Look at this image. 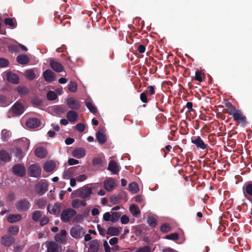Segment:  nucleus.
<instances>
[{
	"mask_svg": "<svg viewBox=\"0 0 252 252\" xmlns=\"http://www.w3.org/2000/svg\"><path fill=\"white\" fill-rule=\"evenodd\" d=\"M228 113L230 115L232 116L235 121L240 124L241 126H245L247 124L245 116L243 114L240 110L237 109L234 106L232 105L231 108L228 110Z\"/></svg>",
	"mask_w": 252,
	"mask_h": 252,
	"instance_id": "1",
	"label": "nucleus"
},
{
	"mask_svg": "<svg viewBox=\"0 0 252 252\" xmlns=\"http://www.w3.org/2000/svg\"><path fill=\"white\" fill-rule=\"evenodd\" d=\"M77 214V212L73 209L68 208L63 211L61 214V219L63 222H69L72 218Z\"/></svg>",
	"mask_w": 252,
	"mask_h": 252,
	"instance_id": "2",
	"label": "nucleus"
},
{
	"mask_svg": "<svg viewBox=\"0 0 252 252\" xmlns=\"http://www.w3.org/2000/svg\"><path fill=\"white\" fill-rule=\"evenodd\" d=\"M85 229L80 225H75L70 229L71 236L75 239L82 237L85 233Z\"/></svg>",
	"mask_w": 252,
	"mask_h": 252,
	"instance_id": "3",
	"label": "nucleus"
},
{
	"mask_svg": "<svg viewBox=\"0 0 252 252\" xmlns=\"http://www.w3.org/2000/svg\"><path fill=\"white\" fill-rule=\"evenodd\" d=\"M15 207L19 212H26L29 210L31 204L27 199H22L15 203Z\"/></svg>",
	"mask_w": 252,
	"mask_h": 252,
	"instance_id": "4",
	"label": "nucleus"
},
{
	"mask_svg": "<svg viewBox=\"0 0 252 252\" xmlns=\"http://www.w3.org/2000/svg\"><path fill=\"white\" fill-rule=\"evenodd\" d=\"M48 184L45 180H41L35 186V190L37 194L41 196L48 190Z\"/></svg>",
	"mask_w": 252,
	"mask_h": 252,
	"instance_id": "5",
	"label": "nucleus"
},
{
	"mask_svg": "<svg viewBox=\"0 0 252 252\" xmlns=\"http://www.w3.org/2000/svg\"><path fill=\"white\" fill-rule=\"evenodd\" d=\"M12 170L14 175L20 177H24L26 173L25 167L20 163L14 165L12 168Z\"/></svg>",
	"mask_w": 252,
	"mask_h": 252,
	"instance_id": "6",
	"label": "nucleus"
},
{
	"mask_svg": "<svg viewBox=\"0 0 252 252\" xmlns=\"http://www.w3.org/2000/svg\"><path fill=\"white\" fill-rule=\"evenodd\" d=\"M28 171L29 174L31 177L37 178L40 177L41 169L37 164H34L30 165Z\"/></svg>",
	"mask_w": 252,
	"mask_h": 252,
	"instance_id": "7",
	"label": "nucleus"
},
{
	"mask_svg": "<svg viewBox=\"0 0 252 252\" xmlns=\"http://www.w3.org/2000/svg\"><path fill=\"white\" fill-rule=\"evenodd\" d=\"M47 252H62V247L55 242L46 243Z\"/></svg>",
	"mask_w": 252,
	"mask_h": 252,
	"instance_id": "8",
	"label": "nucleus"
},
{
	"mask_svg": "<svg viewBox=\"0 0 252 252\" xmlns=\"http://www.w3.org/2000/svg\"><path fill=\"white\" fill-rule=\"evenodd\" d=\"M77 194L78 197L82 198H89L92 194L91 188L89 187L84 186L77 190Z\"/></svg>",
	"mask_w": 252,
	"mask_h": 252,
	"instance_id": "9",
	"label": "nucleus"
},
{
	"mask_svg": "<svg viewBox=\"0 0 252 252\" xmlns=\"http://www.w3.org/2000/svg\"><path fill=\"white\" fill-rule=\"evenodd\" d=\"M66 103L68 107L73 110H78L81 107L80 101L72 97L67 99Z\"/></svg>",
	"mask_w": 252,
	"mask_h": 252,
	"instance_id": "10",
	"label": "nucleus"
},
{
	"mask_svg": "<svg viewBox=\"0 0 252 252\" xmlns=\"http://www.w3.org/2000/svg\"><path fill=\"white\" fill-rule=\"evenodd\" d=\"M243 192L245 197L252 203V183H247L243 187Z\"/></svg>",
	"mask_w": 252,
	"mask_h": 252,
	"instance_id": "11",
	"label": "nucleus"
},
{
	"mask_svg": "<svg viewBox=\"0 0 252 252\" xmlns=\"http://www.w3.org/2000/svg\"><path fill=\"white\" fill-rule=\"evenodd\" d=\"M10 111L12 112L15 116H20L23 113L24 108L20 103L17 102L12 106Z\"/></svg>",
	"mask_w": 252,
	"mask_h": 252,
	"instance_id": "12",
	"label": "nucleus"
},
{
	"mask_svg": "<svg viewBox=\"0 0 252 252\" xmlns=\"http://www.w3.org/2000/svg\"><path fill=\"white\" fill-rule=\"evenodd\" d=\"M191 142L195 144L198 148L204 150L207 148V145L205 144L199 136L192 137Z\"/></svg>",
	"mask_w": 252,
	"mask_h": 252,
	"instance_id": "13",
	"label": "nucleus"
},
{
	"mask_svg": "<svg viewBox=\"0 0 252 252\" xmlns=\"http://www.w3.org/2000/svg\"><path fill=\"white\" fill-rule=\"evenodd\" d=\"M100 247V243L98 240H93L89 243L88 252H98Z\"/></svg>",
	"mask_w": 252,
	"mask_h": 252,
	"instance_id": "14",
	"label": "nucleus"
},
{
	"mask_svg": "<svg viewBox=\"0 0 252 252\" xmlns=\"http://www.w3.org/2000/svg\"><path fill=\"white\" fill-rule=\"evenodd\" d=\"M50 66L52 69L57 72H61L64 71L63 65L54 59H52L50 61Z\"/></svg>",
	"mask_w": 252,
	"mask_h": 252,
	"instance_id": "15",
	"label": "nucleus"
},
{
	"mask_svg": "<svg viewBox=\"0 0 252 252\" xmlns=\"http://www.w3.org/2000/svg\"><path fill=\"white\" fill-rule=\"evenodd\" d=\"M14 242V238L9 235H5L3 236L1 239V243L2 245L5 247H9L11 246Z\"/></svg>",
	"mask_w": 252,
	"mask_h": 252,
	"instance_id": "16",
	"label": "nucleus"
},
{
	"mask_svg": "<svg viewBox=\"0 0 252 252\" xmlns=\"http://www.w3.org/2000/svg\"><path fill=\"white\" fill-rule=\"evenodd\" d=\"M66 232L65 230H62L59 233L55 236V240L56 242L61 244H65L66 242Z\"/></svg>",
	"mask_w": 252,
	"mask_h": 252,
	"instance_id": "17",
	"label": "nucleus"
},
{
	"mask_svg": "<svg viewBox=\"0 0 252 252\" xmlns=\"http://www.w3.org/2000/svg\"><path fill=\"white\" fill-rule=\"evenodd\" d=\"M116 184L113 178L106 179L104 182V188L108 191L112 190L116 187Z\"/></svg>",
	"mask_w": 252,
	"mask_h": 252,
	"instance_id": "18",
	"label": "nucleus"
},
{
	"mask_svg": "<svg viewBox=\"0 0 252 252\" xmlns=\"http://www.w3.org/2000/svg\"><path fill=\"white\" fill-rule=\"evenodd\" d=\"M6 80L14 84H17L19 83V78L18 76L11 72H7L6 74Z\"/></svg>",
	"mask_w": 252,
	"mask_h": 252,
	"instance_id": "19",
	"label": "nucleus"
},
{
	"mask_svg": "<svg viewBox=\"0 0 252 252\" xmlns=\"http://www.w3.org/2000/svg\"><path fill=\"white\" fill-rule=\"evenodd\" d=\"M43 76L44 79L49 82H52L55 79V73L50 69H46L44 71Z\"/></svg>",
	"mask_w": 252,
	"mask_h": 252,
	"instance_id": "20",
	"label": "nucleus"
},
{
	"mask_svg": "<svg viewBox=\"0 0 252 252\" xmlns=\"http://www.w3.org/2000/svg\"><path fill=\"white\" fill-rule=\"evenodd\" d=\"M66 118L70 123H74L76 122L78 118V115L76 111L71 110L67 113Z\"/></svg>",
	"mask_w": 252,
	"mask_h": 252,
	"instance_id": "21",
	"label": "nucleus"
},
{
	"mask_svg": "<svg viewBox=\"0 0 252 252\" xmlns=\"http://www.w3.org/2000/svg\"><path fill=\"white\" fill-rule=\"evenodd\" d=\"M107 169L113 173L116 174L120 170V167L116 161L111 160L109 163Z\"/></svg>",
	"mask_w": 252,
	"mask_h": 252,
	"instance_id": "22",
	"label": "nucleus"
},
{
	"mask_svg": "<svg viewBox=\"0 0 252 252\" xmlns=\"http://www.w3.org/2000/svg\"><path fill=\"white\" fill-rule=\"evenodd\" d=\"M40 125L39 120L37 118H30L26 122V125L30 128H36Z\"/></svg>",
	"mask_w": 252,
	"mask_h": 252,
	"instance_id": "23",
	"label": "nucleus"
},
{
	"mask_svg": "<svg viewBox=\"0 0 252 252\" xmlns=\"http://www.w3.org/2000/svg\"><path fill=\"white\" fill-rule=\"evenodd\" d=\"M61 204L56 203L53 206L51 210H50V205L47 206V210L50 214H52L54 215L58 216L61 212Z\"/></svg>",
	"mask_w": 252,
	"mask_h": 252,
	"instance_id": "24",
	"label": "nucleus"
},
{
	"mask_svg": "<svg viewBox=\"0 0 252 252\" xmlns=\"http://www.w3.org/2000/svg\"><path fill=\"white\" fill-rule=\"evenodd\" d=\"M86 151L83 148H78L74 150L72 152V156L77 158H80L85 156Z\"/></svg>",
	"mask_w": 252,
	"mask_h": 252,
	"instance_id": "25",
	"label": "nucleus"
},
{
	"mask_svg": "<svg viewBox=\"0 0 252 252\" xmlns=\"http://www.w3.org/2000/svg\"><path fill=\"white\" fill-rule=\"evenodd\" d=\"M35 155L36 157L43 158L47 155L46 150L41 147H38L35 150Z\"/></svg>",
	"mask_w": 252,
	"mask_h": 252,
	"instance_id": "26",
	"label": "nucleus"
},
{
	"mask_svg": "<svg viewBox=\"0 0 252 252\" xmlns=\"http://www.w3.org/2000/svg\"><path fill=\"white\" fill-rule=\"evenodd\" d=\"M17 62L21 64H26L30 62V59L27 55L23 54L19 55L16 58Z\"/></svg>",
	"mask_w": 252,
	"mask_h": 252,
	"instance_id": "27",
	"label": "nucleus"
},
{
	"mask_svg": "<svg viewBox=\"0 0 252 252\" xmlns=\"http://www.w3.org/2000/svg\"><path fill=\"white\" fill-rule=\"evenodd\" d=\"M55 168V164L52 161L46 162L43 166L44 170L48 172H52Z\"/></svg>",
	"mask_w": 252,
	"mask_h": 252,
	"instance_id": "28",
	"label": "nucleus"
},
{
	"mask_svg": "<svg viewBox=\"0 0 252 252\" xmlns=\"http://www.w3.org/2000/svg\"><path fill=\"white\" fill-rule=\"evenodd\" d=\"M129 211L134 217H137L140 214V210L138 206L136 204H132L129 206Z\"/></svg>",
	"mask_w": 252,
	"mask_h": 252,
	"instance_id": "29",
	"label": "nucleus"
},
{
	"mask_svg": "<svg viewBox=\"0 0 252 252\" xmlns=\"http://www.w3.org/2000/svg\"><path fill=\"white\" fill-rule=\"evenodd\" d=\"M0 159L4 162H8L11 160V157L6 151L5 150H0Z\"/></svg>",
	"mask_w": 252,
	"mask_h": 252,
	"instance_id": "30",
	"label": "nucleus"
},
{
	"mask_svg": "<svg viewBox=\"0 0 252 252\" xmlns=\"http://www.w3.org/2000/svg\"><path fill=\"white\" fill-rule=\"evenodd\" d=\"M22 219V216L20 214H13L9 215L7 218V221L10 223H14L19 221Z\"/></svg>",
	"mask_w": 252,
	"mask_h": 252,
	"instance_id": "31",
	"label": "nucleus"
},
{
	"mask_svg": "<svg viewBox=\"0 0 252 252\" xmlns=\"http://www.w3.org/2000/svg\"><path fill=\"white\" fill-rule=\"evenodd\" d=\"M86 205V202L84 200L76 199L72 201V206L74 208L77 209L81 206H85Z\"/></svg>",
	"mask_w": 252,
	"mask_h": 252,
	"instance_id": "32",
	"label": "nucleus"
},
{
	"mask_svg": "<svg viewBox=\"0 0 252 252\" xmlns=\"http://www.w3.org/2000/svg\"><path fill=\"white\" fill-rule=\"evenodd\" d=\"M96 138L100 144H103L106 141L105 135L99 130L96 134Z\"/></svg>",
	"mask_w": 252,
	"mask_h": 252,
	"instance_id": "33",
	"label": "nucleus"
},
{
	"mask_svg": "<svg viewBox=\"0 0 252 252\" xmlns=\"http://www.w3.org/2000/svg\"><path fill=\"white\" fill-rule=\"evenodd\" d=\"M106 234L111 236H118L119 234V230L117 227L110 226L108 227Z\"/></svg>",
	"mask_w": 252,
	"mask_h": 252,
	"instance_id": "34",
	"label": "nucleus"
},
{
	"mask_svg": "<svg viewBox=\"0 0 252 252\" xmlns=\"http://www.w3.org/2000/svg\"><path fill=\"white\" fill-rule=\"evenodd\" d=\"M73 170H74L73 167H71V168L68 169L67 170H65L63 172V178L65 179H70L73 175Z\"/></svg>",
	"mask_w": 252,
	"mask_h": 252,
	"instance_id": "35",
	"label": "nucleus"
},
{
	"mask_svg": "<svg viewBox=\"0 0 252 252\" xmlns=\"http://www.w3.org/2000/svg\"><path fill=\"white\" fill-rule=\"evenodd\" d=\"M128 189L129 190L133 193H136L139 190L138 184L134 182L129 184Z\"/></svg>",
	"mask_w": 252,
	"mask_h": 252,
	"instance_id": "36",
	"label": "nucleus"
},
{
	"mask_svg": "<svg viewBox=\"0 0 252 252\" xmlns=\"http://www.w3.org/2000/svg\"><path fill=\"white\" fill-rule=\"evenodd\" d=\"M25 75L27 79L32 80L35 78V73L32 69H28L25 71Z\"/></svg>",
	"mask_w": 252,
	"mask_h": 252,
	"instance_id": "37",
	"label": "nucleus"
},
{
	"mask_svg": "<svg viewBox=\"0 0 252 252\" xmlns=\"http://www.w3.org/2000/svg\"><path fill=\"white\" fill-rule=\"evenodd\" d=\"M147 220L149 226L152 227H155L157 225V220L153 217H148Z\"/></svg>",
	"mask_w": 252,
	"mask_h": 252,
	"instance_id": "38",
	"label": "nucleus"
},
{
	"mask_svg": "<svg viewBox=\"0 0 252 252\" xmlns=\"http://www.w3.org/2000/svg\"><path fill=\"white\" fill-rule=\"evenodd\" d=\"M10 132L6 129H3L1 131V139L3 141L8 140L10 136Z\"/></svg>",
	"mask_w": 252,
	"mask_h": 252,
	"instance_id": "39",
	"label": "nucleus"
},
{
	"mask_svg": "<svg viewBox=\"0 0 252 252\" xmlns=\"http://www.w3.org/2000/svg\"><path fill=\"white\" fill-rule=\"evenodd\" d=\"M77 89V83L74 81H70L68 85V90L72 93L76 92Z\"/></svg>",
	"mask_w": 252,
	"mask_h": 252,
	"instance_id": "40",
	"label": "nucleus"
},
{
	"mask_svg": "<svg viewBox=\"0 0 252 252\" xmlns=\"http://www.w3.org/2000/svg\"><path fill=\"white\" fill-rule=\"evenodd\" d=\"M18 93L21 95H24L29 93V90L27 87L25 86H19L17 88Z\"/></svg>",
	"mask_w": 252,
	"mask_h": 252,
	"instance_id": "41",
	"label": "nucleus"
},
{
	"mask_svg": "<svg viewBox=\"0 0 252 252\" xmlns=\"http://www.w3.org/2000/svg\"><path fill=\"white\" fill-rule=\"evenodd\" d=\"M121 217V213L119 212H114L111 214V221L115 223L117 222Z\"/></svg>",
	"mask_w": 252,
	"mask_h": 252,
	"instance_id": "42",
	"label": "nucleus"
},
{
	"mask_svg": "<svg viewBox=\"0 0 252 252\" xmlns=\"http://www.w3.org/2000/svg\"><path fill=\"white\" fill-rule=\"evenodd\" d=\"M47 201L43 198H39L36 201V204L40 209H43L46 205Z\"/></svg>",
	"mask_w": 252,
	"mask_h": 252,
	"instance_id": "43",
	"label": "nucleus"
},
{
	"mask_svg": "<svg viewBox=\"0 0 252 252\" xmlns=\"http://www.w3.org/2000/svg\"><path fill=\"white\" fill-rule=\"evenodd\" d=\"M86 105L91 113L95 114L97 112L96 107L92 103L90 102H87L86 103Z\"/></svg>",
	"mask_w": 252,
	"mask_h": 252,
	"instance_id": "44",
	"label": "nucleus"
},
{
	"mask_svg": "<svg viewBox=\"0 0 252 252\" xmlns=\"http://www.w3.org/2000/svg\"><path fill=\"white\" fill-rule=\"evenodd\" d=\"M46 97L49 100H54L57 98V95L54 91H49L47 94Z\"/></svg>",
	"mask_w": 252,
	"mask_h": 252,
	"instance_id": "45",
	"label": "nucleus"
},
{
	"mask_svg": "<svg viewBox=\"0 0 252 252\" xmlns=\"http://www.w3.org/2000/svg\"><path fill=\"white\" fill-rule=\"evenodd\" d=\"M19 227L17 226H10L8 229V231L11 235H16L19 232Z\"/></svg>",
	"mask_w": 252,
	"mask_h": 252,
	"instance_id": "46",
	"label": "nucleus"
},
{
	"mask_svg": "<svg viewBox=\"0 0 252 252\" xmlns=\"http://www.w3.org/2000/svg\"><path fill=\"white\" fill-rule=\"evenodd\" d=\"M42 213L40 211H34L32 216V220L35 221H38L41 217Z\"/></svg>",
	"mask_w": 252,
	"mask_h": 252,
	"instance_id": "47",
	"label": "nucleus"
},
{
	"mask_svg": "<svg viewBox=\"0 0 252 252\" xmlns=\"http://www.w3.org/2000/svg\"><path fill=\"white\" fill-rule=\"evenodd\" d=\"M4 23L6 26H9L12 28H15L16 25L13 20L10 18H6L4 20Z\"/></svg>",
	"mask_w": 252,
	"mask_h": 252,
	"instance_id": "48",
	"label": "nucleus"
},
{
	"mask_svg": "<svg viewBox=\"0 0 252 252\" xmlns=\"http://www.w3.org/2000/svg\"><path fill=\"white\" fill-rule=\"evenodd\" d=\"M7 48L8 51L11 53L17 52L19 51V47L16 45L11 44Z\"/></svg>",
	"mask_w": 252,
	"mask_h": 252,
	"instance_id": "49",
	"label": "nucleus"
},
{
	"mask_svg": "<svg viewBox=\"0 0 252 252\" xmlns=\"http://www.w3.org/2000/svg\"><path fill=\"white\" fill-rule=\"evenodd\" d=\"M165 238L167 239L176 241L179 239V235L177 233H173L166 235L165 236Z\"/></svg>",
	"mask_w": 252,
	"mask_h": 252,
	"instance_id": "50",
	"label": "nucleus"
},
{
	"mask_svg": "<svg viewBox=\"0 0 252 252\" xmlns=\"http://www.w3.org/2000/svg\"><path fill=\"white\" fill-rule=\"evenodd\" d=\"M160 230L164 233H167L171 230V227L167 223H164L161 226Z\"/></svg>",
	"mask_w": 252,
	"mask_h": 252,
	"instance_id": "51",
	"label": "nucleus"
},
{
	"mask_svg": "<svg viewBox=\"0 0 252 252\" xmlns=\"http://www.w3.org/2000/svg\"><path fill=\"white\" fill-rule=\"evenodd\" d=\"M9 65V61L3 58H0V67H7Z\"/></svg>",
	"mask_w": 252,
	"mask_h": 252,
	"instance_id": "52",
	"label": "nucleus"
},
{
	"mask_svg": "<svg viewBox=\"0 0 252 252\" xmlns=\"http://www.w3.org/2000/svg\"><path fill=\"white\" fill-rule=\"evenodd\" d=\"M146 94H149L150 96L155 94V87L153 86H149L147 87V90L145 92Z\"/></svg>",
	"mask_w": 252,
	"mask_h": 252,
	"instance_id": "53",
	"label": "nucleus"
},
{
	"mask_svg": "<svg viewBox=\"0 0 252 252\" xmlns=\"http://www.w3.org/2000/svg\"><path fill=\"white\" fill-rule=\"evenodd\" d=\"M75 128L78 131L82 132L85 130V126L82 123H79L76 125Z\"/></svg>",
	"mask_w": 252,
	"mask_h": 252,
	"instance_id": "54",
	"label": "nucleus"
},
{
	"mask_svg": "<svg viewBox=\"0 0 252 252\" xmlns=\"http://www.w3.org/2000/svg\"><path fill=\"white\" fill-rule=\"evenodd\" d=\"M120 198L116 195H112L110 197V201L113 204H117L119 203Z\"/></svg>",
	"mask_w": 252,
	"mask_h": 252,
	"instance_id": "55",
	"label": "nucleus"
},
{
	"mask_svg": "<svg viewBox=\"0 0 252 252\" xmlns=\"http://www.w3.org/2000/svg\"><path fill=\"white\" fill-rule=\"evenodd\" d=\"M135 252H151V251L149 246H144L137 249Z\"/></svg>",
	"mask_w": 252,
	"mask_h": 252,
	"instance_id": "56",
	"label": "nucleus"
},
{
	"mask_svg": "<svg viewBox=\"0 0 252 252\" xmlns=\"http://www.w3.org/2000/svg\"><path fill=\"white\" fill-rule=\"evenodd\" d=\"M55 112L56 113L58 114H62L63 113L65 110L63 107L62 106H57L55 108Z\"/></svg>",
	"mask_w": 252,
	"mask_h": 252,
	"instance_id": "57",
	"label": "nucleus"
},
{
	"mask_svg": "<svg viewBox=\"0 0 252 252\" xmlns=\"http://www.w3.org/2000/svg\"><path fill=\"white\" fill-rule=\"evenodd\" d=\"M195 79L200 82H201L203 81L201 77V72L198 70L195 71Z\"/></svg>",
	"mask_w": 252,
	"mask_h": 252,
	"instance_id": "58",
	"label": "nucleus"
},
{
	"mask_svg": "<svg viewBox=\"0 0 252 252\" xmlns=\"http://www.w3.org/2000/svg\"><path fill=\"white\" fill-rule=\"evenodd\" d=\"M140 98L142 102L143 103H147L148 99L147 97V94L146 92L141 93L140 95Z\"/></svg>",
	"mask_w": 252,
	"mask_h": 252,
	"instance_id": "59",
	"label": "nucleus"
},
{
	"mask_svg": "<svg viewBox=\"0 0 252 252\" xmlns=\"http://www.w3.org/2000/svg\"><path fill=\"white\" fill-rule=\"evenodd\" d=\"M32 103L36 106H40L42 104V101L38 98H34L32 100Z\"/></svg>",
	"mask_w": 252,
	"mask_h": 252,
	"instance_id": "60",
	"label": "nucleus"
},
{
	"mask_svg": "<svg viewBox=\"0 0 252 252\" xmlns=\"http://www.w3.org/2000/svg\"><path fill=\"white\" fill-rule=\"evenodd\" d=\"M129 221L128 217L126 215H123L121 218V222L122 224H127Z\"/></svg>",
	"mask_w": 252,
	"mask_h": 252,
	"instance_id": "61",
	"label": "nucleus"
},
{
	"mask_svg": "<svg viewBox=\"0 0 252 252\" xmlns=\"http://www.w3.org/2000/svg\"><path fill=\"white\" fill-rule=\"evenodd\" d=\"M111 214H110L109 212H106L103 214V219L105 221H111Z\"/></svg>",
	"mask_w": 252,
	"mask_h": 252,
	"instance_id": "62",
	"label": "nucleus"
},
{
	"mask_svg": "<svg viewBox=\"0 0 252 252\" xmlns=\"http://www.w3.org/2000/svg\"><path fill=\"white\" fill-rule=\"evenodd\" d=\"M97 230L99 233V234L103 236H104L106 234V230L103 228H102L100 226V225L99 224H97Z\"/></svg>",
	"mask_w": 252,
	"mask_h": 252,
	"instance_id": "63",
	"label": "nucleus"
},
{
	"mask_svg": "<svg viewBox=\"0 0 252 252\" xmlns=\"http://www.w3.org/2000/svg\"><path fill=\"white\" fill-rule=\"evenodd\" d=\"M102 163V160L99 158H95L93 159V164L94 165H99Z\"/></svg>",
	"mask_w": 252,
	"mask_h": 252,
	"instance_id": "64",
	"label": "nucleus"
}]
</instances>
